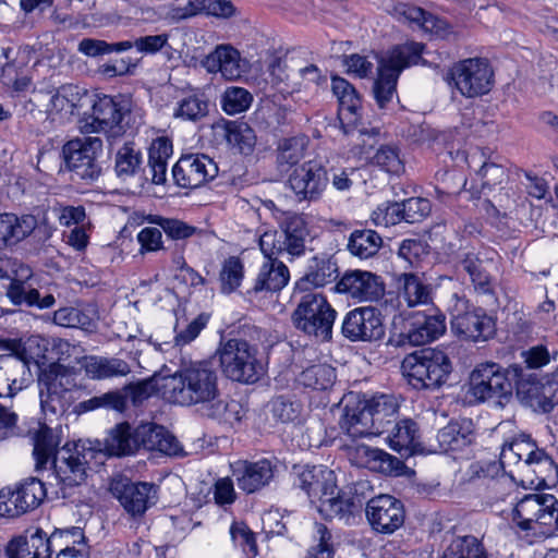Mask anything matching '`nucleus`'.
I'll return each instance as SVG.
<instances>
[{
  "mask_svg": "<svg viewBox=\"0 0 558 558\" xmlns=\"http://www.w3.org/2000/svg\"><path fill=\"white\" fill-rule=\"evenodd\" d=\"M162 395L171 403L195 407L202 416L232 426L242 420V408L226 400L219 389V377L207 361L182 364L163 378Z\"/></svg>",
  "mask_w": 558,
  "mask_h": 558,
  "instance_id": "nucleus-1",
  "label": "nucleus"
},
{
  "mask_svg": "<svg viewBox=\"0 0 558 558\" xmlns=\"http://www.w3.org/2000/svg\"><path fill=\"white\" fill-rule=\"evenodd\" d=\"M514 386L517 393L529 399L531 405L534 401L541 405L539 381L532 376L526 378L518 365L504 368L493 362L478 364L470 374L468 393L477 402L494 400L502 407L511 398Z\"/></svg>",
  "mask_w": 558,
  "mask_h": 558,
  "instance_id": "nucleus-2",
  "label": "nucleus"
},
{
  "mask_svg": "<svg viewBox=\"0 0 558 558\" xmlns=\"http://www.w3.org/2000/svg\"><path fill=\"white\" fill-rule=\"evenodd\" d=\"M3 348L10 354L0 355V398H13L27 386L31 377L29 362L45 356L46 340L32 336L26 341L7 340Z\"/></svg>",
  "mask_w": 558,
  "mask_h": 558,
  "instance_id": "nucleus-3",
  "label": "nucleus"
},
{
  "mask_svg": "<svg viewBox=\"0 0 558 558\" xmlns=\"http://www.w3.org/2000/svg\"><path fill=\"white\" fill-rule=\"evenodd\" d=\"M424 45L407 43L389 50L378 60V76L374 82L373 94L380 109H386L397 93V82L401 71L412 64H417Z\"/></svg>",
  "mask_w": 558,
  "mask_h": 558,
  "instance_id": "nucleus-4",
  "label": "nucleus"
},
{
  "mask_svg": "<svg viewBox=\"0 0 558 558\" xmlns=\"http://www.w3.org/2000/svg\"><path fill=\"white\" fill-rule=\"evenodd\" d=\"M216 355L222 373L232 381L254 384L265 373L258 349L246 340H222L216 350Z\"/></svg>",
  "mask_w": 558,
  "mask_h": 558,
  "instance_id": "nucleus-5",
  "label": "nucleus"
},
{
  "mask_svg": "<svg viewBox=\"0 0 558 558\" xmlns=\"http://www.w3.org/2000/svg\"><path fill=\"white\" fill-rule=\"evenodd\" d=\"M401 369L413 388L435 390L446 383L452 366L442 350L426 348L407 355Z\"/></svg>",
  "mask_w": 558,
  "mask_h": 558,
  "instance_id": "nucleus-6",
  "label": "nucleus"
},
{
  "mask_svg": "<svg viewBox=\"0 0 558 558\" xmlns=\"http://www.w3.org/2000/svg\"><path fill=\"white\" fill-rule=\"evenodd\" d=\"M512 521L523 531L550 534L558 527V500L551 494H527L517 501Z\"/></svg>",
  "mask_w": 558,
  "mask_h": 558,
  "instance_id": "nucleus-7",
  "label": "nucleus"
},
{
  "mask_svg": "<svg viewBox=\"0 0 558 558\" xmlns=\"http://www.w3.org/2000/svg\"><path fill=\"white\" fill-rule=\"evenodd\" d=\"M337 312L322 293H306L291 315L293 326L322 341L330 340Z\"/></svg>",
  "mask_w": 558,
  "mask_h": 558,
  "instance_id": "nucleus-8",
  "label": "nucleus"
},
{
  "mask_svg": "<svg viewBox=\"0 0 558 558\" xmlns=\"http://www.w3.org/2000/svg\"><path fill=\"white\" fill-rule=\"evenodd\" d=\"M32 277V270L15 258L0 256V279H11L7 295L15 305L23 303L28 306H37L40 310L50 308L56 304V298L49 289L44 295L39 290L25 286Z\"/></svg>",
  "mask_w": 558,
  "mask_h": 558,
  "instance_id": "nucleus-9",
  "label": "nucleus"
},
{
  "mask_svg": "<svg viewBox=\"0 0 558 558\" xmlns=\"http://www.w3.org/2000/svg\"><path fill=\"white\" fill-rule=\"evenodd\" d=\"M129 109L110 96L99 97L93 105L92 114L80 120L84 134L104 133L110 145L125 133L123 120Z\"/></svg>",
  "mask_w": 558,
  "mask_h": 558,
  "instance_id": "nucleus-10",
  "label": "nucleus"
},
{
  "mask_svg": "<svg viewBox=\"0 0 558 558\" xmlns=\"http://www.w3.org/2000/svg\"><path fill=\"white\" fill-rule=\"evenodd\" d=\"M72 179L93 182L101 174L98 161L102 153V141L99 137H84L69 141L62 149Z\"/></svg>",
  "mask_w": 558,
  "mask_h": 558,
  "instance_id": "nucleus-11",
  "label": "nucleus"
},
{
  "mask_svg": "<svg viewBox=\"0 0 558 558\" xmlns=\"http://www.w3.org/2000/svg\"><path fill=\"white\" fill-rule=\"evenodd\" d=\"M451 328L457 335L474 342L485 341L495 335L496 323L484 310H470L468 300L457 293L451 295Z\"/></svg>",
  "mask_w": 558,
  "mask_h": 558,
  "instance_id": "nucleus-12",
  "label": "nucleus"
},
{
  "mask_svg": "<svg viewBox=\"0 0 558 558\" xmlns=\"http://www.w3.org/2000/svg\"><path fill=\"white\" fill-rule=\"evenodd\" d=\"M449 75L459 93L468 98L487 94L494 83V72L487 60L482 58H469L457 62Z\"/></svg>",
  "mask_w": 558,
  "mask_h": 558,
  "instance_id": "nucleus-13",
  "label": "nucleus"
},
{
  "mask_svg": "<svg viewBox=\"0 0 558 558\" xmlns=\"http://www.w3.org/2000/svg\"><path fill=\"white\" fill-rule=\"evenodd\" d=\"M95 454L92 447L81 441L72 447L65 445L52 463L56 477L65 487L81 485L86 478L87 465Z\"/></svg>",
  "mask_w": 558,
  "mask_h": 558,
  "instance_id": "nucleus-14",
  "label": "nucleus"
},
{
  "mask_svg": "<svg viewBox=\"0 0 558 558\" xmlns=\"http://www.w3.org/2000/svg\"><path fill=\"white\" fill-rule=\"evenodd\" d=\"M46 497L44 483L29 477L20 483L14 490L0 492V515L15 518L36 509Z\"/></svg>",
  "mask_w": 558,
  "mask_h": 558,
  "instance_id": "nucleus-15",
  "label": "nucleus"
},
{
  "mask_svg": "<svg viewBox=\"0 0 558 558\" xmlns=\"http://www.w3.org/2000/svg\"><path fill=\"white\" fill-rule=\"evenodd\" d=\"M288 182L300 201H317L326 190L329 178L320 160H308L293 170Z\"/></svg>",
  "mask_w": 558,
  "mask_h": 558,
  "instance_id": "nucleus-16",
  "label": "nucleus"
},
{
  "mask_svg": "<svg viewBox=\"0 0 558 558\" xmlns=\"http://www.w3.org/2000/svg\"><path fill=\"white\" fill-rule=\"evenodd\" d=\"M341 332L351 341L381 339L385 328L379 311L372 306H365L348 312L342 320Z\"/></svg>",
  "mask_w": 558,
  "mask_h": 558,
  "instance_id": "nucleus-17",
  "label": "nucleus"
},
{
  "mask_svg": "<svg viewBox=\"0 0 558 558\" xmlns=\"http://www.w3.org/2000/svg\"><path fill=\"white\" fill-rule=\"evenodd\" d=\"M365 512L371 527L381 534H392L402 526L405 517L402 502L390 495L369 499Z\"/></svg>",
  "mask_w": 558,
  "mask_h": 558,
  "instance_id": "nucleus-18",
  "label": "nucleus"
},
{
  "mask_svg": "<svg viewBox=\"0 0 558 558\" xmlns=\"http://www.w3.org/2000/svg\"><path fill=\"white\" fill-rule=\"evenodd\" d=\"M110 489L124 510L133 518L142 517L157 500L156 487L148 483L118 480L112 482Z\"/></svg>",
  "mask_w": 558,
  "mask_h": 558,
  "instance_id": "nucleus-19",
  "label": "nucleus"
},
{
  "mask_svg": "<svg viewBox=\"0 0 558 558\" xmlns=\"http://www.w3.org/2000/svg\"><path fill=\"white\" fill-rule=\"evenodd\" d=\"M218 173V167L206 155H186L173 166L172 175L175 183L184 189H195Z\"/></svg>",
  "mask_w": 558,
  "mask_h": 558,
  "instance_id": "nucleus-20",
  "label": "nucleus"
},
{
  "mask_svg": "<svg viewBox=\"0 0 558 558\" xmlns=\"http://www.w3.org/2000/svg\"><path fill=\"white\" fill-rule=\"evenodd\" d=\"M349 459L352 464L359 468H366L385 475H403L408 469L404 462L397 457L365 445L349 448Z\"/></svg>",
  "mask_w": 558,
  "mask_h": 558,
  "instance_id": "nucleus-21",
  "label": "nucleus"
},
{
  "mask_svg": "<svg viewBox=\"0 0 558 558\" xmlns=\"http://www.w3.org/2000/svg\"><path fill=\"white\" fill-rule=\"evenodd\" d=\"M340 427L352 438L374 436V422L366 398L352 392L344 397Z\"/></svg>",
  "mask_w": 558,
  "mask_h": 558,
  "instance_id": "nucleus-22",
  "label": "nucleus"
},
{
  "mask_svg": "<svg viewBox=\"0 0 558 558\" xmlns=\"http://www.w3.org/2000/svg\"><path fill=\"white\" fill-rule=\"evenodd\" d=\"M336 289L360 302L377 301L385 292V284L377 275L364 270L347 271Z\"/></svg>",
  "mask_w": 558,
  "mask_h": 558,
  "instance_id": "nucleus-23",
  "label": "nucleus"
},
{
  "mask_svg": "<svg viewBox=\"0 0 558 558\" xmlns=\"http://www.w3.org/2000/svg\"><path fill=\"white\" fill-rule=\"evenodd\" d=\"M201 64L208 73H220L229 81L240 78L248 70V62L229 44L218 45L201 61Z\"/></svg>",
  "mask_w": 558,
  "mask_h": 558,
  "instance_id": "nucleus-24",
  "label": "nucleus"
},
{
  "mask_svg": "<svg viewBox=\"0 0 558 558\" xmlns=\"http://www.w3.org/2000/svg\"><path fill=\"white\" fill-rule=\"evenodd\" d=\"M531 447V450L522 454L521 461L514 468L522 476V482H526L531 486L545 485L557 473L555 462L535 442Z\"/></svg>",
  "mask_w": 558,
  "mask_h": 558,
  "instance_id": "nucleus-25",
  "label": "nucleus"
},
{
  "mask_svg": "<svg viewBox=\"0 0 558 558\" xmlns=\"http://www.w3.org/2000/svg\"><path fill=\"white\" fill-rule=\"evenodd\" d=\"M493 263L474 252H463L457 256L454 269L457 275H468L474 290L480 294H494L495 279L490 274Z\"/></svg>",
  "mask_w": 558,
  "mask_h": 558,
  "instance_id": "nucleus-26",
  "label": "nucleus"
},
{
  "mask_svg": "<svg viewBox=\"0 0 558 558\" xmlns=\"http://www.w3.org/2000/svg\"><path fill=\"white\" fill-rule=\"evenodd\" d=\"M276 464L268 459L255 462L239 461L233 468L238 487L246 494H253L269 485L275 476Z\"/></svg>",
  "mask_w": 558,
  "mask_h": 558,
  "instance_id": "nucleus-27",
  "label": "nucleus"
},
{
  "mask_svg": "<svg viewBox=\"0 0 558 558\" xmlns=\"http://www.w3.org/2000/svg\"><path fill=\"white\" fill-rule=\"evenodd\" d=\"M66 534H51L37 530L29 536H17L9 542L5 553L8 558H51L52 545Z\"/></svg>",
  "mask_w": 558,
  "mask_h": 558,
  "instance_id": "nucleus-28",
  "label": "nucleus"
},
{
  "mask_svg": "<svg viewBox=\"0 0 558 558\" xmlns=\"http://www.w3.org/2000/svg\"><path fill=\"white\" fill-rule=\"evenodd\" d=\"M446 330L445 316L417 315L408 323L404 331L399 335L398 345H423L437 339Z\"/></svg>",
  "mask_w": 558,
  "mask_h": 558,
  "instance_id": "nucleus-29",
  "label": "nucleus"
},
{
  "mask_svg": "<svg viewBox=\"0 0 558 558\" xmlns=\"http://www.w3.org/2000/svg\"><path fill=\"white\" fill-rule=\"evenodd\" d=\"M331 89L339 101L338 118L341 128L348 134L361 119V98L354 86L339 76L331 78Z\"/></svg>",
  "mask_w": 558,
  "mask_h": 558,
  "instance_id": "nucleus-30",
  "label": "nucleus"
},
{
  "mask_svg": "<svg viewBox=\"0 0 558 558\" xmlns=\"http://www.w3.org/2000/svg\"><path fill=\"white\" fill-rule=\"evenodd\" d=\"M138 450H157L167 456H181L183 448L178 439L163 426L146 423L136 427Z\"/></svg>",
  "mask_w": 558,
  "mask_h": 558,
  "instance_id": "nucleus-31",
  "label": "nucleus"
},
{
  "mask_svg": "<svg viewBox=\"0 0 558 558\" xmlns=\"http://www.w3.org/2000/svg\"><path fill=\"white\" fill-rule=\"evenodd\" d=\"M398 298L408 307L433 303V286L423 276L403 272L397 278Z\"/></svg>",
  "mask_w": 558,
  "mask_h": 558,
  "instance_id": "nucleus-32",
  "label": "nucleus"
},
{
  "mask_svg": "<svg viewBox=\"0 0 558 558\" xmlns=\"http://www.w3.org/2000/svg\"><path fill=\"white\" fill-rule=\"evenodd\" d=\"M279 234L283 253L286 252L293 257L304 254L308 230L301 215L287 214L280 222Z\"/></svg>",
  "mask_w": 558,
  "mask_h": 558,
  "instance_id": "nucleus-33",
  "label": "nucleus"
},
{
  "mask_svg": "<svg viewBox=\"0 0 558 558\" xmlns=\"http://www.w3.org/2000/svg\"><path fill=\"white\" fill-rule=\"evenodd\" d=\"M389 447L401 456H412L423 450L416 422L404 418L397 422L387 436Z\"/></svg>",
  "mask_w": 558,
  "mask_h": 558,
  "instance_id": "nucleus-34",
  "label": "nucleus"
},
{
  "mask_svg": "<svg viewBox=\"0 0 558 558\" xmlns=\"http://www.w3.org/2000/svg\"><path fill=\"white\" fill-rule=\"evenodd\" d=\"M36 227L37 219L33 215L0 214V248L13 246L23 241Z\"/></svg>",
  "mask_w": 558,
  "mask_h": 558,
  "instance_id": "nucleus-35",
  "label": "nucleus"
},
{
  "mask_svg": "<svg viewBox=\"0 0 558 558\" xmlns=\"http://www.w3.org/2000/svg\"><path fill=\"white\" fill-rule=\"evenodd\" d=\"M74 379L73 372L60 363H51L43 369L38 377L43 408L47 403L45 389L48 398L60 396L61 392L70 390L75 385Z\"/></svg>",
  "mask_w": 558,
  "mask_h": 558,
  "instance_id": "nucleus-36",
  "label": "nucleus"
},
{
  "mask_svg": "<svg viewBox=\"0 0 558 558\" xmlns=\"http://www.w3.org/2000/svg\"><path fill=\"white\" fill-rule=\"evenodd\" d=\"M290 279V271L278 258H267L263 262L252 290L254 292H277L283 289Z\"/></svg>",
  "mask_w": 558,
  "mask_h": 558,
  "instance_id": "nucleus-37",
  "label": "nucleus"
},
{
  "mask_svg": "<svg viewBox=\"0 0 558 558\" xmlns=\"http://www.w3.org/2000/svg\"><path fill=\"white\" fill-rule=\"evenodd\" d=\"M270 76L272 87L283 97L300 94L298 61L293 57L277 59L270 65Z\"/></svg>",
  "mask_w": 558,
  "mask_h": 558,
  "instance_id": "nucleus-38",
  "label": "nucleus"
},
{
  "mask_svg": "<svg viewBox=\"0 0 558 558\" xmlns=\"http://www.w3.org/2000/svg\"><path fill=\"white\" fill-rule=\"evenodd\" d=\"M299 486L310 498H317L319 504L330 490L337 488L333 471L323 466L305 469L299 475Z\"/></svg>",
  "mask_w": 558,
  "mask_h": 558,
  "instance_id": "nucleus-39",
  "label": "nucleus"
},
{
  "mask_svg": "<svg viewBox=\"0 0 558 558\" xmlns=\"http://www.w3.org/2000/svg\"><path fill=\"white\" fill-rule=\"evenodd\" d=\"M33 454L35 458L36 471L46 470L47 465L58 458V447L60 445V436L57 430L41 425L34 432L33 436Z\"/></svg>",
  "mask_w": 558,
  "mask_h": 558,
  "instance_id": "nucleus-40",
  "label": "nucleus"
},
{
  "mask_svg": "<svg viewBox=\"0 0 558 558\" xmlns=\"http://www.w3.org/2000/svg\"><path fill=\"white\" fill-rule=\"evenodd\" d=\"M439 447L444 451L462 450L474 440V428L471 420L451 421L437 434Z\"/></svg>",
  "mask_w": 558,
  "mask_h": 558,
  "instance_id": "nucleus-41",
  "label": "nucleus"
},
{
  "mask_svg": "<svg viewBox=\"0 0 558 558\" xmlns=\"http://www.w3.org/2000/svg\"><path fill=\"white\" fill-rule=\"evenodd\" d=\"M396 14L400 20L418 25L425 32L448 37L452 34L451 26L445 21L429 13H426L418 7L409 4H399L395 8Z\"/></svg>",
  "mask_w": 558,
  "mask_h": 558,
  "instance_id": "nucleus-42",
  "label": "nucleus"
},
{
  "mask_svg": "<svg viewBox=\"0 0 558 558\" xmlns=\"http://www.w3.org/2000/svg\"><path fill=\"white\" fill-rule=\"evenodd\" d=\"M82 366L92 379L126 376L131 372L130 365L118 357L86 356Z\"/></svg>",
  "mask_w": 558,
  "mask_h": 558,
  "instance_id": "nucleus-43",
  "label": "nucleus"
},
{
  "mask_svg": "<svg viewBox=\"0 0 558 558\" xmlns=\"http://www.w3.org/2000/svg\"><path fill=\"white\" fill-rule=\"evenodd\" d=\"M106 448L111 456L122 457L134 454L138 450L136 427L129 423L118 424L111 429L106 440Z\"/></svg>",
  "mask_w": 558,
  "mask_h": 558,
  "instance_id": "nucleus-44",
  "label": "nucleus"
},
{
  "mask_svg": "<svg viewBox=\"0 0 558 558\" xmlns=\"http://www.w3.org/2000/svg\"><path fill=\"white\" fill-rule=\"evenodd\" d=\"M338 277V266L332 257L322 254L314 256L307 266V270L301 283H308L315 288L325 287Z\"/></svg>",
  "mask_w": 558,
  "mask_h": 558,
  "instance_id": "nucleus-45",
  "label": "nucleus"
},
{
  "mask_svg": "<svg viewBox=\"0 0 558 558\" xmlns=\"http://www.w3.org/2000/svg\"><path fill=\"white\" fill-rule=\"evenodd\" d=\"M367 401L374 422V436H379L388 430V425L395 422L399 405L393 397L387 395L374 397Z\"/></svg>",
  "mask_w": 558,
  "mask_h": 558,
  "instance_id": "nucleus-46",
  "label": "nucleus"
},
{
  "mask_svg": "<svg viewBox=\"0 0 558 558\" xmlns=\"http://www.w3.org/2000/svg\"><path fill=\"white\" fill-rule=\"evenodd\" d=\"M440 558H488L483 543L474 535L456 536Z\"/></svg>",
  "mask_w": 558,
  "mask_h": 558,
  "instance_id": "nucleus-47",
  "label": "nucleus"
},
{
  "mask_svg": "<svg viewBox=\"0 0 558 558\" xmlns=\"http://www.w3.org/2000/svg\"><path fill=\"white\" fill-rule=\"evenodd\" d=\"M308 140L303 136L282 138L277 146V163L279 168H291L304 158Z\"/></svg>",
  "mask_w": 558,
  "mask_h": 558,
  "instance_id": "nucleus-48",
  "label": "nucleus"
},
{
  "mask_svg": "<svg viewBox=\"0 0 558 558\" xmlns=\"http://www.w3.org/2000/svg\"><path fill=\"white\" fill-rule=\"evenodd\" d=\"M381 236L374 230H355L348 243V250L360 258L374 256L381 247Z\"/></svg>",
  "mask_w": 558,
  "mask_h": 558,
  "instance_id": "nucleus-49",
  "label": "nucleus"
},
{
  "mask_svg": "<svg viewBox=\"0 0 558 558\" xmlns=\"http://www.w3.org/2000/svg\"><path fill=\"white\" fill-rule=\"evenodd\" d=\"M359 507L360 505H357L352 498H344L343 496H340L337 488H333L323 497L322 502L318 505V511L328 519L337 517L344 519L353 514Z\"/></svg>",
  "mask_w": 558,
  "mask_h": 558,
  "instance_id": "nucleus-50",
  "label": "nucleus"
},
{
  "mask_svg": "<svg viewBox=\"0 0 558 558\" xmlns=\"http://www.w3.org/2000/svg\"><path fill=\"white\" fill-rule=\"evenodd\" d=\"M143 158L141 150L134 143H124L116 154L114 170L118 177L128 178L136 174L142 166Z\"/></svg>",
  "mask_w": 558,
  "mask_h": 558,
  "instance_id": "nucleus-51",
  "label": "nucleus"
},
{
  "mask_svg": "<svg viewBox=\"0 0 558 558\" xmlns=\"http://www.w3.org/2000/svg\"><path fill=\"white\" fill-rule=\"evenodd\" d=\"M335 378V369L330 365L314 364L303 369L296 380L304 387L325 390L333 384Z\"/></svg>",
  "mask_w": 558,
  "mask_h": 558,
  "instance_id": "nucleus-52",
  "label": "nucleus"
},
{
  "mask_svg": "<svg viewBox=\"0 0 558 558\" xmlns=\"http://www.w3.org/2000/svg\"><path fill=\"white\" fill-rule=\"evenodd\" d=\"M86 90L74 84L61 85L50 98L51 109L72 114Z\"/></svg>",
  "mask_w": 558,
  "mask_h": 558,
  "instance_id": "nucleus-53",
  "label": "nucleus"
},
{
  "mask_svg": "<svg viewBox=\"0 0 558 558\" xmlns=\"http://www.w3.org/2000/svg\"><path fill=\"white\" fill-rule=\"evenodd\" d=\"M69 536L59 537L54 544L65 545L64 548L60 549L56 558H88V547L85 543V537L81 529L73 527L71 531H60L53 534H66Z\"/></svg>",
  "mask_w": 558,
  "mask_h": 558,
  "instance_id": "nucleus-54",
  "label": "nucleus"
},
{
  "mask_svg": "<svg viewBox=\"0 0 558 558\" xmlns=\"http://www.w3.org/2000/svg\"><path fill=\"white\" fill-rule=\"evenodd\" d=\"M208 113V102L197 95H190L180 99L173 111V117L184 121H199Z\"/></svg>",
  "mask_w": 558,
  "mask_h": 558,
  "instance_id": "nucleus-55",
  "label": "nucleus"
},
{
  "mask_svg": "<svg viewBox=\"0 0 558 558\" xmlns=\"http://www.w3.org/2000/svg\"><path fill=\"white\" fill-rule=\"evenodd\" d=\"M147 219L150 223L160 227L169 239L175 241L189 239L197 231L196 227L175 218L150 215Z\"/></svg>",
  "mask_w": 558,
  "mask_h": 558,
  "instance_id": "nucleus-56",
  "label": "nucleus"
},
{
  "mask_svg": "<svg viewBox=\"0 0 558 558\" xmlns=\"http://www.w3.org/2000/svg\"><path fill=\"white\" fill-rule=\"evenodd\" d=\"M53 323L66 328H81L88 330L94 327L93 318L81 308L66 306L53 313Z\"/></svg>",
  "mask_w": 558,
  "mask_h": 558,
  "instance_id": "nucleus-57",
  "label": "nucleus"
},
{
  "mask_svg": "<svg viewBox=\"0 0 558 558\" xmlns=\"http://www.w3.org/2000/svg\"><path fill=\"white\" fill-rule=\"evenodd\" d=\"M223 137L230 146L239 148L241 153L251 150L255 143L253 131L245 123H228L223 128Z\"/></svg>",
  "mask_w": 558,
  "mask_h": 558,
  "instance_id": "nucleus-58",
  "label": "nucleus"
},
{
  "mask_svg": "<svg viewBox=\"0 0 558 558\" xmlns=\"http://www.w3.org/2000/svg\"><path fill=\"white\" fill-rule=\"evenodd\" d=\"M253 96L243 87H228L222 96V109L228 114H238L251 106Z\"/></svg>",
  "mask_w": 558,
  "mask_h": 558,
  "instance_id": "nucleus-59",
  "label": "nucleus"
},
{
  "mask_svg": "<svg viewBox=\"0 0 558 558\" xmlns=\"http://www.w3.org/2000/svg\"><path fill=\"white\" fill-rule=\"evenodd\" d=\"M161 4L163 23L167 25L179 24L183 21L197 16L195 0H187L184 4H181L179 0Z\"/></svg>",
  "mask_w": 558,
  "mask_h": 558,
  "instance_id": "nucleus-60",
  "label": "nucleus"
},
{
  "mask_svg": "<svg viewBox=\"0 0 558 558\" xmlns=\"http://www.w3.org/2000/svg\"><path fill=\"white\" fill-rule=\"evenodd\" d=\"M534 441L527 435H519L510 441H506L501 447V461L509 468L514 466L521 461L522 454L531 450Z\"/></svg>",
  "mask_w": 558,
  "mask_h": 558,
  "instance_id": "nucleus-61",
  "label": "nucleus"
},
{
  "mask_svg": "<svg viewBox=\"0 0 558 558\" xmlns=\"http://www.w3.org/2000/svg\"><path fill=\"white\" fill-rule=\"evenodd\" d=\"M243 279V265L238 257H229L225 260L220 271L221 291L233 292Z\"/></svg>",
  "mask_w": 558,
  "mask_h": 558,
  "instance_id": "nucleus-62",
  "label": "nucleus"
},
{
  "mask_svg": "<svg viewBox=\"0 0 558 558\" xmlns=\"http://www.w3.org/2000/svg\"><path fill=\"white\" fill-rule=\"evenodd\" d=\"M230 536L234 546L240 547L244 554L252 557L257 555L255 535L244 522H233L230 526Z\"/></svg>",
  "mask_w": 558,
  "mask_h": 558,
  "instance_id": "nucleus-63",
  "label": "nucleus"
},
{
  "mask_svg": "<svg viewBox=\"0 0 558 558\" xmlns=\"http://www.w3.org/2000/svg\"><path fill=\"white\" fill-rule=\"evenodd\" d=\"M373 162L386 172L392 174H399L404 169L398 148L390 145L378 148L373 157Z\"/></svg>",
  "mask_w": 558,
  "mask_h": 558,
  "instance_id": "nucleus-64",
  "label": "nucleus"
}]
</instances>
